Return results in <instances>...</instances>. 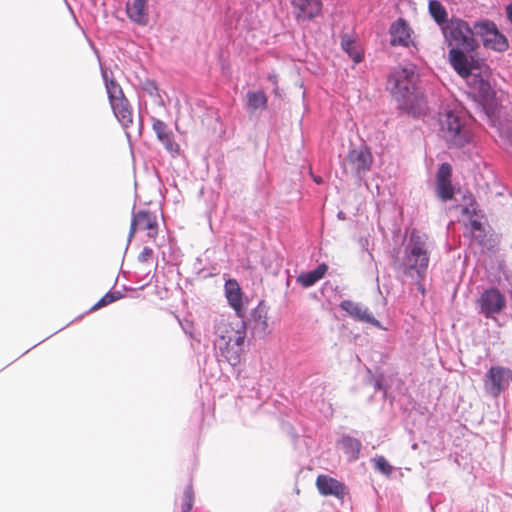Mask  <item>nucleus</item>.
I'll use <instances>...</instances> for the list:
<instances>
[{
	"instance_id": "obj_1",
	"label": "nucleus",
	"mask_w": 512,
	"mask_h": 512,
	"mask_svg": "<svg viewBox=\"0 0 512 512\" xmlns=\"http://www.w3.org/2000/svg\"><path fill=\"white\" fill-rule=\"evenodd\" d=\"M444 41L449 47V62L460 76L470 73V65L477 62L472 52L479 48L474 24L470 25L466 20L452 16L448 24L442 27Z\"/></svg>"
},
{
	"instance_id": "obj_2",
	"label": "nucleus",
	"mask_w": 512,
	"mask_h": 512,
	"mask_svg": "<svg viewBox=\"0 0 512 512\" xmlns=\"http://www.w3.org/2000/svg\"><path fill=\"white\" fill-rule=\"evenodd\" d=\"M415 80L416 74L412 67L396 68L387 79V89L396 100L398 109L414 116L420 112L421 101Z\"/></svg>"
},
{
	"instance_id": "obj_3",
	"label": "nucleus",
	"mask_w": 512,
	"mask_h": 512,
	"mask_svg": "<svg viewBox=\"0 0 512 512\" xmlns=\"http://www.w3.org/2000/svg\"><path fill=\"white\" fill-rule=\"evenodd\" d=\"M218 331L219 336L215 342L218 361H225L232 367L237 366L244 353L246 323L236 324V327L232 324L223 325L219 327Z\"/></svg>"
},
{
	"instance_id": "obj_4",
	"label": "nucleus",
	"mask_w": 512,
	"mask_h": 512,
	"mask_svg": "<svg viewBox=\"0 0 512 512\" xmlns=\"http://www.w3.org/2000/svg\"><path fill=\"white\" fill-rule=\"evenodd\" d=\"M428 265L429 254L426 249V237L413 231L405 246V255L401 263L403 274L421 282L426 277Z\"/></svg>"
},
{
	"instance_id": "obj_5",
	"label": "nucleus",
	"mask_w": 512,
	"mask_h": 512,
	"mask_svg": "<svg viewBox=\"0 0 512 512\" xmlns=\"http://www.w3.org/2000/svg\"><path fill=\"white\" fill-rule=\"evenodd\" d=\"M440 133L448 147H464L470 143L472 133L461 112L447 110L439 119Z\"/></svg>"
},
{
	"instance_id": "obj_6",
	"label": "nucleus",
	"mask_w": 512,
	"mask_h": 512,
	"mask_svg": "<svg viewBox=\"0 0 512 512\" xmlns=\"http://www.w3.org/2000/svg\"><path fill=\"white\" fill-rule=\"evenodd\" d=\"M475 33L482 40L483 46L497 52H504L508 49L507 37L501 33L494 21L481 19L474 22Z\"/></svg>"
},
{
	"instance_id": "obj_7",
	"label": "nucleus",
	"mask_w": 512,
	"mask_h": 512,
	"mask_svg": "<svg viewBox=\"0 0 512 512\" xmlns=\"http://www.w3.org/2000/svg\"><path fill=\"white\" fill-rule=\"evenodd\" d=\"M346 163L350 166L353 176L361 184L365 181L367 173L371 170L373 156L368 146L361 145L352 148L346 155Z\"/></svg>"
},
{
	"instance_id": "obj_8",
	"label": "nucleus",
	"mask_w": 512,
	"mask_h": 512,
	"mask_svg": "<svg viewBox=\"0 0 512 512\" xmlns=\"http://www.w3.org/2000/svg\"><path fill=\"white\" fill-rule=\"evenodd\" d=\"M479 313L485 318H494L495 315L500 314L506 307V298L495 287L485 289L477 300Z\"/></svg>"
},
{
	"instance_id": "obj_9",
	"label": "nucleus",
	"mask_w": 512,
	"mask_h": 512,
	"mask_svg": "<svg viewBox=\"0 0 512 512\" xmlns=\"http://www.w3.org/2000/svg\"><path fill=\"white\" fill-rule=\"evenodd\" d=\"M512 381V370L502 366H492L486 373L484 386L493 397H498Z\"/></svg>"
},
{
	"instance_id": "obj_10",
	"label": "nucleus",
	"mask_w": 512,
	"mask_h": 512,
	"mask_svg": "<svg viewBox=\"0 0 512 512\" xmlns=\"http://www.w3.org/2000/svg\"><path fill=\"white\" fill-rule=\"evenodd\" d=\"M479 60L472 62L470 65V73L462 76L467 80L470 89L477 94V96L483 101H489L494 97V90L486 76H484L478 67Z\"/></svg>"
},
{
	"instance_id": "obj_11",
	"label": "nucleus",
	"mask_w": 512,
	"mask_h": 512,
	"mask_svg": "<svg viewBox=\"0 0 512 512\" xmlns=\"http://www.w3.org/2000/svg\"><path fill=\"white\" fill-rule=\"evenodd\" d=\"M292 13L297 23H308L321 15L322 0H290Z\"/></svg>"
},
{
	"instance_id": "obj_12",
	"label": "nucleus",
	"mask_w": 512,
	"mask_h": 512,
	"mask_svg": "<svg viewBox=\"0 0 512 512\" xmlns=\"http://www.w3.org/2000/svg\"><path fill=\"white\" fill-rule=\"evenodd\" d=\"M339 307L357 322L369 323L378 329L386 330V327H384L381 322L373 316L369 309L361 303L345 299L340 302Z\"/></svg>"
},
{
	"instance_id": "obj_13",
	"label": "nucleus",
	"mask_w": 512,
	"mask_h": 512,
	"mask_svg": "<svg viewBox=\"0 0 512 512\" xmlns=\"http://www.w3.org/2000/svg\"><path fill=\"white\" fill-rule=\"evenodd\" d=\"M267 313V307L263 301H260L258 305L251 310L247 321L242 319L239 324L245 322L246 329L250 328L254 336L263 337L267 334L268 330Z\"/></svg>"
},
{
	"instance_id": "obj_14",
	"label": "nucleus",
	"mask_w": 512,
	"mask_h": 512,
	"mask_svg": "<svg viewBox=\"0 0 512 512\" xmlns=\"http://www.w3.org/2000/svg\"><path fill=\"white\" fill-rule=\"evenodd\" d=\"M412 32L408 22L404 18L399 17L389 28L390 45L393 47H409L410 44L414 45V42L411 40Z\"/></svg>"
},
{
	"instance_id": "obj_15",
	"label": "nucleus",
	"mask_w": 512,
	"mask_h": 512,
	"mask_svg": "<svg viewBox=\"0 0 512 512\" xmlns=\"http://www.w3.org/2000/svg\"><path fill=\"white\" fill-rule=\"evenodd\" d=\"M152 129L169 153L177 154L179 152V145L174 141L173 132L164 121L152 117Z\"/></svg>"
},
{
	"instance_id": "obj_16",
	"label": "nucleus",
	"mask_w": 512,
	"mask_h": 512,
	"mask_svg": "<svg viewBox=\"0 0 512 512\" xmlns=\"http://www.w3.org/2000/svg\"><path fill=\"white\" fill-rule=\"evenodd\" d=\"M316 486L319 493L324 496H335L336 498L343 499L346 495L345 485L328 475H319L316 479Z\"/></svg>"
},
{
	"instance_id": "obj_17",
	"label": "nucleus",
	"mask_w": 512,
	"mask_h": 512,
	"mask_svg": "<svg viewBox=\"0 0 512 512\" xmlns=\"http://www.w3.org/2000/svg\"><path fill=\"white\" fill-rule=\"evenodd\" d=\"M149 0H128L126 3V14L131 22L145 26L149 21L148 14Z\"/></svg>"
},
{
	"instance_id": "obj_18",
	"label": "nucleus",
	"mask_w": 512,
	"mask_h": 512,
	"mask_svg": "<svg viewBox=\"0 0 512 512\" xmlns=\"http://www.w3.org/2000/svg\"><path fill=\"white\" fill-rule=\"evenodd\" d=\"M157 227L156 217L148 210H139L133 213L130 230L128 234V242L132 240L136 229L153 230Z\"/></svg>"
},
{
	"instance_id": "obj_19",
	"label": "nucleus",
	"mask_w": 512,
	"mask_h": 512,
	"mask_svg": "<svg viewBox=\"0 0 512 512\" xmlns=\"http://www.w3.org/2000/svg\"><path fill=\"white\" fill-rule=\"evenodd\" d=\"M225 296L236 315L243 318L242 290L236 279L229 278L224 284Z\"/></svg>"
},
{
	"instance_id": "obj_20",
	"label": "nucleus",
	"mask_w": 512,
	"mask_h": 512,
	"mask_svg": "<svg viewBox=\"0 0 512 512\" xmlns=\"http://www.w3.org/2000/svg\"><path fill=\"white\" fill-rule=\"evenodd\" d=\"M114 116L121 124L123 129L127 130L133 123V110L127 98L110 104Z\"/></svg>"
},
{
	"instance_id": "obj_21",
	"label": "nucleus",
	"mask_w": 512,
	"mask_h": 512,
	"mask_svg": "<svg viewBox=\"0 0 512 512\" xmlns=\"http://www.w3.org/2000/svg\"><path fill=\"white\" fill-rule=\"evenodd\" d=\"M340 444L348 461L358 460L362 448V443L359 439L344 435L340 440Z\"/></svg>"
},
{
	"instance_id": "obj_22",
	"label": "nucleus",
	"mask_w": 512,
	"mask_h": 512,
	"mask_svg": "<svg viewBox=\"0 0 512 512\" xmlns=\"http://www.w3.org/2000/svg\"><path fill=\"white\" fill-rule=\"evenodd\" d=\"M428 10L433 20L440 27V30L449 23L450 18H448L447 10L440 1L429 0Z\"/></svg>"
},
{
	"instance_id": "obj_23",
	"label": "nucleus",
	"mask_w": 512,
	"mask_h": 512,
	"mask_svg": "<svg viewBox=\"0 0 512 512\" xmlns=\"http://www.w3.org/2000/svg\"><path fill=\"white\" fill-rule=\"evenodd\" d=\"M246 105L252 111L265 110L268 106V97L263 90L248 91Z\"/></svg>"
},
{
	"instance_id": "obj_24",
	"label": "nucleus",
	"mask_w": 512,
	"mask_h": 512,
	"mask_svg": "<svg viewBox=\"0 0 512 512\" xmlns=\"http://www.w3.org/2000/svg\"><path fill=\"white\" fill-rule=\"evenodd\" d=\"M341 38V48L348 56L353 60L354 63H360L364 55L363 53L355 46V41L351 35L344 33L340 36Z\"/></svg>"
},
{
	"instance_id": "obj_25",
	"label": "nucleus",
	"mask_w": 512,
	"mask_h": 512,
	"mask_svg": "<svg viewBox=\"0 0 512 512\" xmlns=\"http://www.w3.org/2000/svg\"><path fill=\"white\" fill-rule=\"evenodd\" d=\"M464 205L462 207V214L467 216L469 219L478 216L479 209L478 204L471 193H467L463 195Z\"/></svg>"
},
{
	"instance_id": "obj_26",
	"label": "nucleus",
	"mask_w": 512,
	"mask_h": 512,
	"mask_svg": "<svg viewBox=\"0 0 512 512\" xmlns=\"http://www.w3.org/2000/svg\"><path fill=\"white\" fill-rule=\"evenodd\" d=\"M124 297L123 292L115 290L108 291L105 295H103L90 309L89 312L96 311L108 304H111L121 298Z\"/></svg>"
},
{
	"instance_id": "obj_27",
	"label": "nucleus",
	"mask_w": 512,
	"mask_h": 512,
	"mask_svg": "<svg viewBox=\"0 0 512 512\" xmlns=\"http://www.w3.org/2000/svg\"><path fill=\"white\" fill-rule=\"evenodd\" d=\"M109 103L112 104L116 101L122 100L125 97L124 92L120 84L115 81H109L105 87Z\"/></svg>"
},
{
	"instance_id": "obj_28",
	"label": "nucleus",
	"mask_w": 512,
	"mask_h": 512,
	"mask_svg": "<svg viewBox=\"0 0 512 512\" xmlns=\"http://www.w3.org/2000/svg\"><path fill=\"white\" fill-rule=\"evenodd\" d=\"M436 192L438 197L444 202L452 200L454 197V187L451 181L437 182Z\"/></svg>"
},
{
	"instance_id": "obj_29",
	"label": "nucleus",
	"mask_w": 512,
	"mask_h": 512,
	"mask_svg": "<svg viewBox=\"0 0 512 512\" xmlns=\"http://www.w3.org/2000/svg\"><path fill=\"white\" fill-rule=\"evenodd\" d=\"M194 504V491L192 484H188L183 491V498L181 503L182 512H192Z\"/></svg>"
},
{
	"instance_id": "obj_30",
	"label": "nucleus",
	"mask_w": 512,
	"mask_h": 512,
	"mask_svg": "<svg viewBox=\"0 0 512 512\" xmlns=\"http://www.w3.org/2000/svg\"><path fill=\"white\" fill-rule=\"evenodd\" d=\"M375 469L385 476H390L393 472L392 465L384 456H376L372 459Z\"/></svg>"
},
{
	"instance_id": "obj_31",
	"label": "nucleus",
	"mask_w": 512,
	"mask_h": 512,
	"mask_svg": "<svg viewBox=\"0 0 512 512\" xmlns=\"http://www.w3.org/2000/svg\"><path fill=\"white\" fill-rule=\"evenodd\" d=\"M469 222L471 233L474 235V237L477 239L479 243L484 242L486 234L481 221L474 217L470 218Z\"/></svg>"
},
{
	"instance_id": "obj_32",
	"label": "nucleus",
	"mask_w": 512,
	"mask_h": 512,
	"mask_svg": "<svg viewBox=\"0 0 512 512\" xmlns=\"http://www.w3.org/2000/svg\"><path fill=\"white\" fill-rule=\"evenodd\" d=\"M142 89L151 97H159L160 98V91L158 84L155 80L147 78L142 83Z\"/></svg>"
},
{
	"instance_id": "obj_33",
	"label": "nucleus",
	"mask_w": 512,
	"mask_h": 512,
	"mask_svg": "<svg viewBox=\"0 0 512 512\" xmlns=\"http://www.w3.org/2000/svg\"><path fill=\"white\" fill-rule=\"evenodd\" d=\"M297 281L305 288H308V287H311L313 286L316 282H318L319 280L316 278V276L314 275V273L310 270L308 272H305V273H301L298 278H297Z\"/></svg>"
},
{
	"instance_id": "obj_34",
	"label": "nucleus",
	"mask_w": 512,
	"mask_h": 512,
	"mask_svg": "<svg viewBox=\"0 0 512 512\" xmlns=\"http://www.w3.org/2000/svg\"><path fill=\"white\" fill-rule=\"evenodd\" d=\"M451 172L452 168L451 165L448 163H442L437 171V182L441 181H451Z\"/></svg>"
},
{
	"instance_id": "obj_35",
	"label": "nucleus",
	"mask_w": 512,
	"mask_h": 512,
	"mask_svg": "<svg viewBox=\"0 0 512 512\" xmlns=\"http://www.w3.org/2000/svg\"><path fill=\"white\" fill-rule=\"evenodd\" d=\"M328 270L325 263L319 264L315 269L311 270L318 280L322 279Z\"/></svg>"
},
{
	"instance_id": "obj_36",
	"label": "nucleus",
	"mask_w": 512,
	"mask_h": 512,
	"mask_svg": "<svg viewBox=\"0 0 512 512\" xmlns=\"http://www.w3.org/2000/svg\"><path fill=\"white\" fill-rule=\"evenodd\" d=\"M328 270L325 263L319 264L315 269L311 270L318 280L322 279Z\"/></svg>"
},
{
	"instance_id": "obj_37",
	"label": "nucleus",
	"mask_w": 512,
	"mask_h": 512,
	"mask_svg": "<svg viewBox=\"0 0 512 512\" xmlns=\"http://www.w3.org/2000/svg\"><path fill=\"white\" fill-rule=\"evenodd\" d=\"M153 254V250L150 247L145 246L140 254L138 255V261L139 262H146L149 257H151Z\"/></svg>"
},
{
	"instance_id": "obj_38",
	"label": "nucleus",
	"mask_w": 512,
	"mask_h": 512,
	"mask_svg": "<svg viewBox=\"0 0 512 512\" xmlns=\"http://www.w3.org/2000/svg\"><path fill=\"white\" fill-rule=\"evenodd\" d=\"M100 69H101V76H102L103 82L105 84V87L107 86V83L109 81H115L112 71H108L103 66H100Z\"/></svg>"
},
{
	"instance_id": "obj_39",
	"label": "nucleus",
	"mask_w": 512,
	"mask_h": 512,
	"mask_svg": "<svg viewBox=\"0 0 512 512\" xmlns=\"http://www.w3.org/2000/svg\"><path fill=\"white\" fill-rule=\"evenodd\" d=\"M501 136L508 142V144L512 147V127H507L505 130L501 132Z\"/></svg>"
},
{
	"instance_id": "obj_40",
	"label": "nucleus",
	"mask_w": 512,
	"mask_h": 512,
	"mask_svg": "<svg viewBox=\"0 0 512 512\" xmlns=\"http://www.w3.org/2000/svg\"><path fill=\"white\" fill-rule=\"evenodd\" d=\"M506 16H507V19L510 21V23L512 24V2L509 3L507 6H506Z\"/></svg>"
},
{
	"instance_id": "obj_41",
	"label": "nucleus",
	"mask_w": 512,
	"mask_h": 512,
	"mask_svg": "<svg viewBox=\"0 0 512 512\" xmlns=\"http://www.w3.org/2000/svg\"><path fill=\"white\" fill-rule=\"evenodd\" d=\"M267 78L274 86L278 85V77L276 74H269Z\"/></svg>"
},
{
	"instance_id": "obj_42",
	"label": "nucleus",
	"mask_w": 512,
	"mask_h": 512,
	"mask_svg": "<svg viewBox=\"0 0 512 512\" xmlns=\"http://www.w3.org/2000/svg\"><path fill=\"white\" fill-rule=\"evenodd\" d=\"M374 387L376 390H384L385 391V388L382 384V381L380 379H375L374 381Z\"/></svg>"
},
{
	"instance_id": "obj_43",
	"label": "nucleus",
	"mask_w": 512,
	"mask_h": 512,
	"mask_svg": "<svg viewBox=\"0 0 512 512\" xmlns=\"http://www.w3.org/2000/svg\"><path fill=\"white\" fill-rule=\"evenodd\" d=\"M311 176H312L313 181L316 184H322L323 183V178L321 176H315L313 174H311Z\"/></svg>"
},
{
	"instance_id": "obj_44",
	"label": "nucleus",
	"mask_w": 512,
	"mask_h": 512,
	"mask_svg": "<svg viewBox=\"0 0 512 512\" xmlns=\"http://www.w3.org/2000/svg\"><path fill=\"white\" fill-rule=\"evenodd\" d=\"M273 93H274L276 96H279V95H280V89H279L278 85H275V86H274Z\"/></svg>"
},
{
	"instance_id": "obj_45",
	"label": "nucleus",
	"mask_w": 512,
	"mask_h": 512,
	"mask_svg": "<svg viewBox=\"0 0 512 512\" xmlns=\"http://www.w3.org/2000/svg\"><path fill=\"white\" fill-rule=\"evenodd\" d=\"M338 218H340V219H344L343 212H341V211H340V212L338 213Z\"/></svg>"
},
{
	"instance_id": "obj_46",
	"label": "nucleus",
	"mask_w": 512,
	"mask_h": 512,
	"mask_svg": "<svg viewBox=\"0 0 512 512\" xmlns=\"http://www.w3.org/2000/svg\"><path fill=\"white\" fill-rule=\"evenodd\" d=\"M139 126H140V128H139V132H141V128H142V122H141V121H140V123H139Z\"/></svg>"
},
{
	"instance_id": "obj_47",
	"label": "nucleus",
	"mask_w": 512,
	"mask_h": 512,
	"mask_svg": "<svg viewBox=\"0 0 512 512\" xmlns=\"http://www.w3.org/2000/svg\"><path fill=\"white\" fill-rule=\"evenodd\" d=\"M416 447H417V444H413V445H412V448H413V449H416Z\"/></svg>"
}]
</instances>
